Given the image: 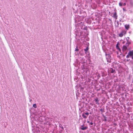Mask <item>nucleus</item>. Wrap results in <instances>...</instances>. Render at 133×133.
<instances>
[{
    "label": "nucleus",
    "instance_id": "nucleus-1",
    "mask_svg": "<svg viewBox=\"0 0 133 133\" xmlns=\"http://www.w3.org/2000/svg\"><path fill=\"white\" fill-rule=\"evenodd\" d=\"M130 57H132V59H133V51H130L128 53V55L126 56V57L128 58Z\"/></svg>",
    "mask_w": 133,
    "mask_h": 133
},
{
    "label": "nucleus",
    "instance_id": "nucleus-2",
    "mask_svg": "<svg viewBox=\"0 0 133 133\" xmlns=\"http://www.w3.org/2000/svg\"><path fill=\"white\" fill-rule=\"evenodd\" d=\"M89 114V113L88 112H84L82 114V116L85 119L87 117Z\"/></svg>",
    "mask_w": 133,
    "mask_h": 133
},
{
    "label": "nucleus",
    "instance_id": "nucleus-3",
    "mask_svg": "<svg viewBox=\"0 0 133 133\" xmlns=\"http://www.w3.org/2000/svg\"><path fill=\"white\" fill-rule=\"evenodd\" d=\"M125 33L126 32L125 31H122L119 34V36L120 37H122L124 35H125Z\"/></svg>",
    "mask_w": 133,
    "mask_h": 133
},
{
    "label": "nucleus",
    "instance_id": "nucleus-4",
    "mask_svg": "<svg viewBox=\"0 0 133 133\" xmlns=\"http://www.w3.org/2000/svg\"><path fill=\"white\" fill-rule=\"evenodd\" d=\"M127 49V48L125 45L123 46L122 48V50L123 52L125 51Z\"/></svg>",
    "mask_w": 133,
    "mask_h": 133
},
{
    "label": "nucleus",
    "instance_id": "nucleus-5",
    "mask_svg": "<svg viewBox=\"0 0 133 133\" xmlns=\"http://www.w3.org/2000/svg\"><path fill=\"white\" fill-rule=\"evenodd\" d=\"M113 17L115 18L116 19H117V13L116 12H115L114 14V15L113 16Z\"/></svg>",
    "mask_w": 133,
    "mask_h": 133
},
{
    "label": "nucleus",
    "instance_id": "nucleus-6",
    "mask_svg": "<svg viewBox=\"0 0 133 133\" xmlns=\"http://www.w3.org/2000/svg\"><path fill=\"white\" fill-rule=\"evenodd\" d=\"M125 28L126 29L128 30L129 29V25H128V24H126L125 25Z\"/></svg>",
    "mask_w": 133,
    "mask_h": 133
},
{
    "label": "nucleus",
    "instance_id": "nucleus-7",
    "mask_svg": "<svg viewBox=\"0 0 133 133\" xmlns=\"http://www.w3.org/2000/svg\"><path fill=\"white\" fill-rule=\"evenodd\" d=\"M87 128V127H82L81 128V129L82 130H84L86 129Z\"/></svg>",
    "mask_w": 133,
    "mask_h": 133
},
{
    "label": "nucleus",
    "instance_id": "nucleus-8",
    "mask_svg": "<svg viewBox=\"0 0 133 133\" xmlns=\"http://www.w3.org/2000/svg\"><path fill=\"white\" fill-rule=\"evenodd\" d=\"M33 107H34L35 108H37L36 105V104H33Z\"/></svg>",
    "mask_w": 133,
    "mask_h": 133
},
{
    "label": "nucleus",
    "instance_id": "nucleus-9",
    "mask_svg": "<svg viewBox=\"0 0 133 133\" xmlns=\"http://www.w3.org/2000/svg\"><path fill=\"white\" fill-rule=\"evenodd\" d=\"M119 6H122L123 5V3L121 2H120L119 3Z\"/></svg>",
    "mask_w": 133,
    "mask_h": 133
},
{
    "label": "nucleus",
    "instance_id": "nucleus-10",
    "mask_svg": "<svg viewBox=\"0 0 133 133\" xmlns=\"http://www.w3.org/2000/svg\"><path fill=\"white\" fill-rule=\"evenodd\" d=\"M95 101L96 102V103L97 104L98 102V100L97 98H96L95 99Z\"/></svg>",
    "mask_w": 133,
    "mask_h": 133
},
{
    "label": "nucleus",
    "instance_id": "nucleus-11",
    "mask_svg": "<svg viewBox=\"0 0 133 133\" xmlns=\"http://www.w3.org/2000/svg\"><path fill=\"white\" fill-rule=\"evenodd\" d=\"M88 50V48H87L86 49H84V51L87 52Z\"/></svg>",
    "mask_w": 133,
    "mask_h": 133
},
{
    "label": "nucleus",
    "instance_id": "nucleus-12",
    "mask_svg": "<svg viewBox=\"0 0 133 133\" xmlns=\"http://www.w3.org/2000/svg\"><path fill=\"white\" fill-rule=\"evenodd\" d=\"M115 71L113 69H112V70L111 72V73H113Z\"/></svg>",
    "mask_w": 133,
    "mask_h": 133
},
{
    "label": "nucleus",
    "instance_id": "nucleus-13",
    "mask_svg": "<svg viewBox=\"0 0 133 133\" xmlns=\"http://www.w3.org/2000/svg\"><path fill=\"white\" fill-rule=\"evenodd\" d=\"M116 47L117 49H119V50H120V49L117 46Z\"/></svg>",
    "mask_w": 133,
    "mask_h": 133
},
{
    "label": "nucleus",
    "instance_id": "nucleus-14",
    "mask_svg": "<svg viewBox=\"0 0 133 133\" xmlns=\"http://www.w3.org/2000/svg\"><path fill=\"white\" fill-rule=\"evenodd\" d=\"M75 51H78V49L77 48L75 49Z\"/></svg>",
    "mask_w": 133,
    "mask_h": 133
},
{
    "label": "nucleus",
    "instance_id": "nucleus-15",
    "mask_svg": "<svg viewBox=\"0 0 133 133\" xmlns=\"http://www.w3.org/2000/svg\"><path fill=\"white\" fill-rule=\"evenodd\" d=\"M90 124L91 125H92L93 124V123L92 122H91L90 123Z\"/></svg>",
    "mask_w": 133,
    "mask_h": 133
},
{
    "label": "nucleus",
    "instance_id": "nucleus-16",
    "mask_svg": "<svg viewBox=\"0 0 133 133\" xmlns=\"http://www.w3.org/2000/svg\"><path fill=\"white\" fill-rule=\"evenodd\" d=\"M126 5V4L125 3H124L123 4V5L124 6H125Z\"/></svg>",
    "mask_w": 133,
    "mask_h": 133
},
{
    "label": "nucleus",
    "instance_id": "nucleus-17",
    "mask_svg": "<svg viewBox=\"0 0 133 133\" xmlns=\"http://www.w3.org/2000/svg\"><path fill=\"white\" fill-rule=\"evenodd\" d=\"M108 56L109 57H110V55H108Z\"/></svg>",
    "mask_w": 133,
    "mask_h": 133
},
{
    "label": "nucleus",
    "instance_id": "nucleus-18",
    "mask_svg": "<svg viewBox=\"0 0 133 133\" xmlns=\"http://www.w3.org/2000/svg\"><path fill=\"white\" fill-rule=\"evenodd\" d=\"M62 129H64V128H63V127H62Z\"/></svg>",
    "mask_w": 133,
    "mask_h": 133
},
{
    "label": "nucleus",
    "instance_id": "nucleus-19",
    "mask_svg": "<svg viewBox=\"0 0 133 133\" xmlns=\"http://www.w3.org/2000/svg\"><path fill=\"white\" fill-rule=\"evenodd\" d=\"M87 122L88 123H89V121H87Z\"/></svg>",
    "mask_w": 133,
    "mask_h": 133
},
{
    "label": "nucleus",
    "instance_id": "nucleus-20",
    "mask_svg": "<svg viewBox=\"0 0 133 133\" xmlns=\"http://www.w3.org/2000/svg\"><path fill=\"white\" fill-rule=\"evenodd\" d=\"M107 61L108 62H109V61H108V60H107ZM109 62H110V61H109Z\"/></svg>",
    "mask_w": 133,
    "mask_h": 133
},
{
    "label": "nucleus",
    "instance_id": "nucleus-21",
    "mask_svg": "<svg viewBox=\"0 0 133 133\" xmlns=\"http://www.w3.org/2000/svg\"><path fill=\"white\" fill-rule=\"evenodd\" d=\"M31 100H31H31H30V101H31Z\"/></svg>",
    "mask_w": 133,
    "mask_h": 133
}]
</instances>
